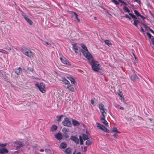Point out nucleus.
<instances>
[{
  "mask_svg": "<svg viewBox=\"0 0 154 154\" xmlns=\"http://www.w3.org/2000/svg\"><path fill=\"white\" fill-rule=\"evenodd\" d=\"M88 62L91 66V68L93 71L95 72H99L101 70V66L99 63L96 60H94L93 57L91 56V57L89 59H88Z\"/></svg>",
  "mask_w": 154,
  "mask_h": 154,
  "instance_id": "f257e3e1",
  "label": "nucleus"
},
{
  "mask_svg": "<svg viewBox=\"0 0 154 154\" xmlns=\"http://www.w3.org/2000/svg\"><path fill=\"white\" fill-rule=\"evenodd\" d=\"M119 109L121 110H123L124 109V108L123 107H119Z\"/></svg>",
  "mask_w": 154,
  "mask_h": 154,
  "instance_id": "680f3d73",
  "label": "nucleus"
},
{
  "mask_svg": "<svg viewBox=\"0 0 154 154\" xmlns=\"http://www.w3.org/2000/svg\"><path fill=\"white\" fill-rule=\"evenodd\" d=\"M67 88L69 89V90L72 92H73L74 91V89L72 87L71 85H68L67 87Z\"/></svg>",
  "mask_w": 154,
  "mask_h": 154,
  "instance_id": "a878e982",
  "label": "nucleus"
},
{
  "mask_svg": "<svg viewBox=\"0 0 154 154\" xmlns=\"http://www.w3.org/2000/svg\"><path fill=\"white\" fill-rule=\"evenodd\" d=\"M67 78L71 81V82L74 84L75 85H76L77 83L75 81L74 79L71 76L67 77Z\"/></svg>",
  "mask_w": 154,
  "mask_h": 154,
  "instance_id": "ddd939ff",
  "label": "nucleus"
},
{
  "mask_svg": "<svg viewBox=\"0 0 154 154\" xmlns=\"http://www.w3.org/2000/svg\"><path fill=\"white\" fill-rule=\"evenodd\" d=\"M73 14H74V15L75 16V17L76 18V19L77 20L78 22H80V19L78 18V15L77 14L74 12H73Z\"/></svg>",
  "mask_w": 154,
  "mask_h": 154,
  "instance_id": "7c9ffc66",
  "label": "nucleus"
},
{
  "mask_svg": "<svg viewBox=\"0 0 154 154\" xmlns=\"http://www.w3.org/2000/svg\"><path fill=\"white\" fill-rule=\"evenodd\" d=\"M118 1L120 3L123 4L124 5L126 6L127 5V4L126 2H125L122 0H118Z\"/></svg>",
  "mask_w": 154,
  "mask_h": 154,
  "instance_id": "58836bf2",
  "label": "nucleus"
},
{
  "mask_svg": "<svg viewBox=\"0 0 154 154\" xmlns=\"http://www.w3.org/2000/svg\"><path fill=\"white\" fill-rule=\"evenodd\" d=\"M63 125L67 127H71L72 126V124L71 121L69 118L66 117L62 122Z\"/></svg>",
  "mask_w": 154,
  "mask_h": 154,
  "instance_id": "7ed1b4c3",
  "label": "nucleus"
},
{
  "mask_svg": "<svg viewBox=\"0 0 154 154\" xmlns=\"http://www.w3.org/2000/svg\"><path fill=\"white\" fill-rule=\"evenodd\" d=\"M40 151L41 152H43L44 151V150L43 149H40Z\"/></svg>",
  "mask_w": 154,
  "mask_h": 154,
  "instance_id": "e2e57ef3",
  "label": "nucleus"
},
{
  "mask_svg": "<svg viewBox=\"0 0 154 154\" xmlns=\"http://www.w3.org/2000/svg\"><path fill=\"white\" fill-rule=\"evenodd\" d=\"M139 22V20H137V19L134 20V22L133 23V24L134 25L137 27V23Z\"/></svg>",
  "mask_w": 154,
  "mask_h": 154,
  "instance_id": "72a5a7b5",
  "label": "nucleus"
},
{
  "mask_svg": "<svg viewBox=\"0 0 154 154\" xmlns=\"http://www.w3.org/2000/svg\"><path fill=\"white\" fill-rule=\"evenodd\" d=\"M134 13L137 16L139 17L140 14H139V12L137 10H134Z\"/></svg>",
  "mask_w": 154,
  "mask_h": 154,
  "instance_id": "4c0bfd02",
  "label": "nucleus"
},
{
  "mask_svg": "<svg viewBox=\"0 0 154 154\" xmlns=\"http://www.w3.org/2000/svg\"><path fill=\"white\" fill-rule=\"evenodd\" d=\"M67 131V129L65 128H63L62 129V132L63 133H66Z\"/></svg>",
  "mask_w": 154,
  "mask_h": 154,
  "instance_id": "ea45409f",
  "label": "nucleus"
},
{
  "mask_svg": "<svg viewBox=\"0 0 154 154\" xmlns=\"http://www.w3.org/2000/svg\"><path fill=\"white\" fill-rule=\"evenodd\" d=\"M81 47L83 49H81V51L85 57L87 59H89L91 58L92 55L89 52L85 45L82 44V45Z\"/></svg>",
  "mask_w": 154,
  "mask_h": 154,
  "instance_id": "f03ea898",
  "label": "nucleus"
},
{
  "mask_svg": "<svg viewBox=\"0 0 154 154\" xmlns=\"http://www.w3.org/2000/svg\"><path fill=\"white\" fill-rule=\"evenodd\" d=\"M50 151V149H46L45 150V152H49Z\"/></svg>",
  "mask_w": 154,
  "mask_h": 154,
  "instance_id": "3c124183",
  "label": "nucleus"
},
{
  "mask_svg": "<svg viewBox=\"0 0 154 154\" xmlns=\"http://www.w3.org/2000/svg\"><path fill=\"white\" fill-rule=\"evenodd\" d=\"M63 116L62 115H60V116H57V121L58 122H60L61 121V118Z\"/></svg>",
  "mask_w": 154,
  "mask_h": 154,
  "instance_id": "393cba45",
  "label": "nucleus"
},
{
  "mask_svg": "<svg viewBox=\"0 0 154 154\" xmlns=\"http://www.w3.org/2000/svg\"><path fill=\"white\" fill-rule=\"evenodd\" d=\"M6 146V143H0V146L1 147H4Z\"/></svg>",
  "mask_w": 154,
  "mask_h": 154,
  "instance_id": "37998d69",
  "label": "nucleus"
},
{
  "mask_svg": "<svg viewBox=\"0 0 154 154\" xmlns=\"http://www.w3.org/2000/svg\"><path fill=\"white\" fill-rule=\"evenodd\" d=\"M72 48L76 53H78L80 51V48L76 44L73 45Z\"/></svg>",
  "mask_w": 154,
  "mask_h": 154,
  "instance_id": "6e6552de",
  "label": "nucleus"
},
{
  "mask_svg": "<svg viewBox=\"0 0 154 154\" xmlns=\"http://www.w3.org/2000/svg\"><path fill=\"white\" fill-rule=\"evenodd\" d=\"M112 131L113 132H116L120 133V132L118 131L117 128L116 127H114L112 129Z\"/></svg>",
  "mask_w": 154,
  "mask_h": 154,
  "instance_id": "cd10ccee",
  "label": "nucleus"
},
{
  "mask_svg": "<svg viewBox=\"0 0 154 154\" xmlns=\"http://www.w3.org/2000/svg\"><path fill=\"white\" fill-rule=\"evenodd\" d=\"M57 127L55 125H53L51 128V130L52 131H55L57 130Z\"/></svg>",
  "mask_w": 154,
  "mask_h": 154,
  "instance_id": "5701e85b",
  "label": "nucleus"
},
{
  "mask_svg": "<svg viewBox=\"0 0 154 154\" xmlns=\"http://www.w3.org/2000/svg\"><path fill=\"white\" fill-rule=\"evenodd\" d=\"M41 40L42 41V43L44 44H46L48 45H51V44L50 43H49V42H45V41L43 40L42 39H41Z\"/></svg>",
  "mask_w": 154,
  "mask_h": 154,
  "instance_id": "473e14b6",
  "label": "nucleus"
},
{
  "mask_svg": "<svg viewBox=\"0 0 154 154\" xmlns=\"http://www.w3.org/2000/svg\"><path fill=\"white\" fill-rule=\"evenodd\" d=\"M91 144V142L90 140H87L86 142V144L88 146H89Z\"/></svg>",
  "mask_w": 154,
  "mask_h": 154,
  "instance_id": "e433bc0d",
  "label": "nucleus"
},
{
  "mask_svg": "<svg viewBox=\"0 0 154 154\" xmlns=\"http://www.w3.org/2000/svg\"><path fill=\"white\" fill-rule=\"evenodd\" d=\"M87 151V147H84L83 149V151L84 152H85Z\"/></svg>",
  "mask_w": 154,
  "mask_h": 154,
  "instance_id": "603ef678",
  "label": "nucleus"
},
{
  "mask_svg": "<svg viewBox=\"0 0 154 154\" xmlns=\"http://www.w3.org/2000/svg\"><path fill=\"white\" fill-rule=\"evenodd\" d=\"M113 136L115 137V138H117V135L116 134H115L113 135Z\"/></svg>",
  "mask_w": 154,
  "mask_h": 154,
  "instance_id": "bf43d9fd",
  "label": "nucleus"
},
{
  "mask_svg": "<svg viewBox=\"0 0 154 154\" xmlns=\"http://www.w3.org/2000/svg\"><path fill=\"white\" fill-rule=\"evenodd\" d=\"M63 82L66 85H69L70 84L69 82L66 79H63Z\"/></svg>",
  "mask_w": 154,
  "mask_h": 154,
  "instance_id": "2f4dec72",
  "label": "nucleus"
},
{
  "mask_svg": "<svg viewBox=\"0 0 154 154\" xmlns=\"http://www.w3.org/2000/svg\"><path fill=\"white\" fill-rule=\"evenodd\" d=\"M149 31L154 35V31L151 29H149Z\"/></svg>",
  "mask_w": 154,
  "mask_h": 154,
  "instance_id": "4d7b16f0",
  "label": "nucleus"
},
{
  "mask_svg": "<svg viewBox=\"0 0 154 154\" xmlns=\"http://www.w3.org/2000/svg\"><path fill=\"white\" fill-rule=\"evenodd\" d=\"M76 154H81V153L80 152H77Z\"/></svg>",
  "mask_w": 154,
  "mask_h": 154,
  "instance_id": "338daca9",
  "label": "nucleus"
},
{
  "mask_svg": "<svg viewBox=\"0 0 154 154\" xmlns=\"http://www.w3.org/2000/svg\"><path fill=\"white\" fill-rule=\"evenodd\" d=\"M22 15L23 17L24 18V17H26V16L24 14L23 12H22Z\"/></svg>",
  "mask_w": 154,
  "mask_h": 154,
  "instance_id": "6e6d98bb",
  "label": "nucleus"
},
{
  "mask_svg": "<svg viewBox=\"0 0 154 154\" xmlns=\"http://www.w3.org/2000/svg\"><path fill=\"white\" fill-rule=\"evenodd\" d=\"M112 2L116 5H118L119 4V3L116 0H112Z\"/></svg>",
  "mask_w": 154,
  "mask_h": 154,
  "instance_id": "a19ab883",
  "label": "nucleus"
},
{
  "mask_svg": "<svg viewBox=\"0 0 154 154\" xmlns=\"http://www.w3.org/2000/svg\"><path fill=\"white\" fill-rule=\"evenodd\" d=\"M106 110V109H104L100 110V112L101 113L102 116L101 117H105L106 115V112L105 111Z\"/></svg>",
  "mask_w": 154,
  "mask_h": 154,
  "instance_id": "a211bd4d",
  "label": "nucleus"
},
{
  "mask_svg": "<svg viewBox=\"0 0 154 154\" xmlns=\"http://www.w3.org/2000/svg\"><path fill=\"white\" fill-rule=\"evenodd\" d=\"M16 143L17 145L16 147V149L17 150H18L20 148L23 146V143L20 141L17 142H16Z\"/></svg>",
  "mask_w": 154,
  "mask_h": 154,
  "instance_id": "1a4fd4ad",
  "label": "nucleus"
},
{
  "mask_svg": "<svg viewBox=\"0 0 154 154\" xmlns=\"http://www.w3.org/2000/svg\"><path fill=\"white\" fill-rule=\"evenodd\" d=\"M133 54V55H134V58H135V59L136 60L137 59V58H136V57L135 56V55L134 54Z\"/></svg>",
  "mask_w": 154,
  "mask_h": 154,
  "instance_id": "0e129e2a",
  "label": "nucleus"
},
{
  "mask_svg": "<svg viewBox=\"0 0 154 154\" xmlns=\"http://www.w3.org/2000/svg\"><path fill=\"white\" fill-rule=\"evenodd\" d=\"M103 105L102 103H100L99 104L98 107L100 109V110L105 109V108H103Z\"/></svg>",
  "mask_w": 154,
  "mask_h": 154,
  "instance_id": "c756f323",
  "label": "nucleus"
},
{
  "mask_svg": "<svg viewBox=\"0 0 154 154\" xmlns=\"http://www.w3.org/2000/svg\"><path fill=\"white\" fill-rule=\"evenodd\" d=\"M1 52L4 53L5 54H7L8 53V52L6 51L3 49H1Z\"/></svg>",
  "mask_w": 154,
  "mask_h": 154,
  "instance_id": "09e8293b",
  "label": "nucleus"
},
{
  "mask_svg": "<svg viewBox=\"0 0 154 154\" xmlns=\"http://www.w3.org/2000/svg\"><path fill=\"white\" fill-rule=\"evenodd\" d=\"M30 71H31L32 72V71H33V69L31 68V69H30Z\"/></svg>",
  "mask_w": 154,
  "mask_h": 154,
  "instance_id": "69168bd1",
  "label": "nucleus"
},
{
  "mask_svg": "<svg viewBox=\"0 0 154 154\" xmlns=\"http://www.w3.org/2000/svg\"><path fill=\"white\" fill-rule=\"evenodd\" d=\"M134 0L135 1V2H137V3H138L139 4H140V1L139 0Z\"/></svg>",
  "mask_w": 154,
  "mask_h": 154,
  "instance_id": "5fc2aeb1",
  "label": "nucleus"
},
{
  "mask_svg": "<svg viewBox=\"0 0 154 154\" xmlns=\"http://www.w3.org/2000/svg\"><path fill=\"white\" fill-rule=\"evenodd\" d=\"M151 41L153 45H154V38H152L151 39Z\"/></svg>",
  "mask_w": 154,
  "mask_h": 154,
  "instance_id": "864d4df0",
  "label": "nucleus"
},
{
  "mask_svg": "<svg viewBox=\"0 0 154 154\" xmlns=\"http://www.w3.org/2000/svg\"><path fill=\"white\" fill-rule=\"evenodd\" d=\"M67 147V144L66 143L63 142L61 143L60 147L61 149H65Z\"/></svg>",
  "mask_w": 154,
  "mask_h": 154,
  "instance_id": "dca6fc26",
  "label": "nucleus"
},
{
  "mask_svg": "<svg viewBox=\"0 0 154 154\" xmlns=\"http://www.w3.org/2000/svg\"><path fill=\"white\" fill-rule=\"evenodd\" d=\"M146 34H147V35L149 37V38H151V36H152L148 32H147L146 33Z\"/></svg>",
  "mask_w": 154,
  "mask_h": 154,
  "instance_id": "49530a36",
  "label": "nucleus"
},
{
  "mask_svg": "<svg viewBox=\"0 0 154 154\" xmlns=\"http://www.w3.org/2000/svg\"><path fill=\"white\" fill-rule=\"evenodd\" d=\"M70 139L77 144L79 143V140L77 137L72 135Z\"/></svg>",
  "mask_w": 154,
  "mask_h": 154,
  "instance_id": "0eeeda50",
  "label": "nucleus"
},
{
  "mask_svg": "<svg viewBox=\"0 0 154 154\" xmlns=\"http://www.w3.org/2000/svg\"><path fill=\"white\" fill-rule=\"evenodd\" d=\"M64 136L66 138H69V135L66 133H64Z\"/></svg>",
  "mask_w": 154,
  "mask_h": 154,
  "instance_id": "79ce46f5",
  "label": "nucleus"
},
{
  "mask_svg": "<svg viewBox=\"0 0 154 154\" xmlns=\"http://www.w3.org/2000/svg\"><path fill=\"white\" fill-rule=\"evenodd\" d=\"M72 124L74 126H78L79 125L80 123L76 120H72Z\"/></svg>",
  "mask_w": 154,
  "mask_h": 154,
  "instance_id": "f3484780",
  "label": "nucleus"
},
{
  "mask_svg": "<svg viewBox=\"0 0 154 154\" xmlns=\"http://www.w3.org/2000/svg\"><path fill=\"white\" fill-rule=\"evenodd\" d=\"M125 17L126 18L128 19L129 20H131V17L128 14H125Z\"/></svg>",
  "mask_w": 154,
  "mask_h": 154,
  "instance_id": "a18cd8bd",
  "label": "nucleus"
},
{
  "mask_svg": "<svg viewBox=\"0 0 154 154\" xmlns=\"http://www.w3.org/2000/svg\"><path fill=\"white\" fill-rule=\"evenodd\" d=\"M29 50L27 48L25 47H23L21 48V51L24 54L26 52H27Z\"/></svg>",
  "mask_w": 154,
  "mask_h": 154,
  "instance_id": "412c9836",
  "label": "nucleus"
},
{
  "mask_svg": "<svg viewBox=\"0 0 154 154\" xmlns=\"http://www.w3.org/2000/svg\"><path fill=\"white\" fill-rule=\"evenodd\" d=\"M91 103L92 104H94V101L92 99H91Z\"/></svg>",
  "mask_w": 154,
  "mask_h": 154,
  "instance_id": "13d9d810",
  "label": "nucleus"
},
{
  "mask_svg": "<svg viewBox=\"0 0 154 154\" xmlns=\"http://www.w3.org/2000/svg\"><path fill=\"white\" fill-rule=\"evenodd\" d=\"M140 16H139V17H140L142 19H144V17L143 16L141 15V14H140Z\"/></svg>",
  "mask_w": 154,
  "mask_h": 154,
  "instance_id": "052dcab7",
  "label": "nucleus"
},
{
  "mask_svg": "<svg viewBox=\"0 0 154 154\" xmlns=\"http://www.w3.org/2000/svg\"><path fill=\"white\" fill-rule=\"evenodd\" d=\"M24 54L31 58H33L32 52L29 50L27 52H26Z\"/></svg>",
  "mask_w": 154,
  "mask_h": 154,
  "instance_id": "9d476101",
  "label": "nucleus"
},
{
  "mask_svg": "<svg viewBox=\"0 0 154 154\" xmlns=\"http://www.w3.org/2000/svg\"><path fill=\"white\" fill-rule=\"evenodd\" d=\"M8 152V150L5 148H0V154H7Z\"/></svg>",
  "mask_w": 154,
  "mask_h": 154,
  "instance_id": "f8f14e48",
  "label": "nucleus"
},
{
  "mask_svg": "<svg viewBox=\"0 0 154 154\" xmlns=\"http://www.w3.org/2000/svg\"><path fill=\"white\" fill-rule=\"evenodd\" d=\"M20 69L21 68L20 67L18 68H17L15 69V73L18 75H19L20 72Z\"/></svg>",
  "mask_w": 154,
  "mask_h": 154,
  "instance_id": "4be33fe9",
  "label": "nucleus"
},
{
  "mask_svg": "<svg viewBox=\"0 0 154 154\" xmlns=\"http://www.w3.org/2000/svg\"><path fill=\"white\" fill-rule=\"evenodd\" d=\"M129 14L130 16H131V17L132 18H134V20H135V19H137V18L134 15L132 14L131 13H129Z\"/></svg>",
  "mask_w": 154,
  "mask_h": 154,
  "instance_id": "f704fd0d",
  "label": "nucleus"
},
{
  "mask_svg": "<svg viewBox=\"0 0 154 154\" xmlns=\"http://www.w3.org/2000/svg\"><path fill=\"white\" fill-rule=\"evenodd\" d=\"M118 95L121 97H122L123 95V94L122 92L119 91V92L118 93Z\"/></svg>",
  "mask_w": 154,
  "mask_h": 154,
  "instance_id": "de8ad7c7",
  "label": "nucleus"
},
{
  "mask_svg": "<svg viewBox=\"0 0 154 154\" xmlns=\"http://www.w3.org/2000/svg\"><path fill=\"white\" fill-rule=\"evenodd\" d=\"M71 149L69 148H66L65 150V153L66 154H71Z\"/></svg>",
  "mask_w": 154,
  "mask_h": 154,
  "instance_id": "6ab92c4d",
  "label": "nucleus"
},
{
  "mask_svg": "<svg viewBox=\"0 0 154 154\" xmlns=\"http://www.w3.org/2000/svg\"><path fill=\"white\" fill-rule=\"evenodd\" d=\"M5 48L8 50H11V48L9 47H6Z\"/></svg>",
  "mask_w": 154,
  "mask_h": 154,
  "instance_id": "8fccbe9b",
  "label": "nucleus"
},
{
  "mask_svg": "<svg viewBox=\"0 0 154 154\" xmlns=\"http://www.w3.org/2000/svg\"><path fill=\"white\" fill-rule=\"evenodd\" d=\"M105 43L109 46H110L112 44L109 40H106L105 41Z\"/></svg>",
  "mask_w": 154,
  "mask_h": 154,
  "instance_id": "c85d7f7f",
  "label": "nucleus"
},
{
  "mask_svg": "<svg viewBox=\"0 0 154 154\" xmlns=\"http://www.w3.org/2000/svg\"><path fill=\"white\" fill-rule=\"evenodd\" d=\"M24 19L30 25H32V24L33 23L32 21L29 18L26 17H24Z\"/></svg>",
  "mask_w": 154,
  "mask_h": 154,
  "instance_id": "aec40b11",
  "label": "nucleus"
},
{
  "mask_svg": "<svg viewBox=\"0 0 154 154\" xmlns=\"http://www.w3.org/2000/svg\"><path fill=\"white\" fill-rule=\"evenodd\" d=\"M123 10L125 12H128L129 14L130 13V10L125 5V6H123Z\"/></svg>",
  "mask_w": 154,
  "mask_h": 154,
  "instance_id": "b1692460",
  "label": "nucleus"
},
{
  "mask_svg": "<svg viewBox=\"0 0 154 154\" xmlns=\"http://www.w3.org/2000/svg\"><path fill=\"white\" fill-rule=\"evenodd\" d=\"M82 137L84 140H87L88 139V136L85 134H82Z\"/></svg>",
  "mask_w": 154,
  "mask_h": 154,
  "instance_id": "bb28decb",
  "label": "nucleus"
},
{
  "mask_svg": "<svg viewBox=\"0 0 154 154\" xmlns=\"http://www.w3.org/2000/svg\"><path fill=\"white\" fill-rule=\"evenodd\" d=\"M97 127L99 129H100L106 132L109 133V131L103 125H102L101 124L99 123H96Z\"/></svg>",
  "mask_w": 154,
  "mask_h": 154,
  "instance_id": "39448f33",
  "label": "nucleus"
},
{
  "mask_svg": "<svg viewBox=\"0 0 154 154\" xmlns=\"http://www.w3.org/2000/svg\"><path fill=\"white\" fill-rule=\"evenodd\" d=\"M55 137L57 140H60L62 139V135L60 133H57L55 135Z\"/></svg>",
  "mask_w": 154,
  "mask_h": 154,
  "instance_id": "4468645a",
  "label": "nucleus"
},
{
  "mask_svg": "<svg viewBox=\"0 0 154 154\" xmlns=\"http://www.w3.org/2000/svg\"><path fill=\"white\" fill-rule=\"evenodd\" d=\"M35 86L38 87L42 92L44 93L46 92V91L45 90V85L44 83L41 82L39 84L37 83L35 84Z\"/></svg>",
  "mask_w": 154,
  "mask_h": 154,
  "instance_id": "20e7f679",
  "label": "nucleus"
},
{
  "mask_svg": "<svg viewBox=\"0 0 154 154\" xmlns=\"http://www.w3.org/2000/svg\"><path fill=\"white\" fill-rule=\"evenodd\" d=\"M131 79L133 81L137 80L138 78L136 74L132 75L131 77Z\"/></svg>",
  "mask_w": 154,
  "mask_h": 154,
  "instance_id": "2eb2a0df",
  "label": "nucleus"
},
{
  "mask_svg": "<svg viewBox=\"0 0 154 154\" xmlns=\"http://www.w3.org/2000/svg\"><path fill=\"white\" fill-rule=\"evenodd\" d=\"M105 117H100V120L101 122L106 126H108V123L105 119Z\"/></svg>",
  "mask_w": 154,
  "mask_h": 154,
  "instance_id": "9b49d317",
  "label": "nucleus"
},
{
  "mask_svg": "<svg viewBox=\"0 0 154 154\" xmlns=\"http://www.w3.org/2000/svg\"><path fill=\"white\" fill-rule=\"evenodd\" d=\"M79 141H80V144L81 145H82L83 144V141L82 139V138L81 136H79Z\"/></svg>",
  "mask_w": 154,
  "mask_h": 154,
  "instance_id": "c9c22d12",
  "label": "nucleus"
},
{
  "mask_svg": "<svg viewBox=\"0 0 154 154\" xmlns=\"http://www.w3.org/2000/svg\"><path fill=\"white\" fill-rule=\"evenodd\" d=\"M114 106L116 108H118L120 107V105L119 104H114Z\"/></svg>",
  "mask_w": 154,
  "mask_h": 154,
  "instance_id": "c03bdc74",
  "label": "nucleus"
},
{
  "mask_svg": "<svg viewBox=\"0 0 154 154\" xmlns=\"http://www.w3.org/2000/svg\"><path fill=\"white\" fill-rule=\"evenodd\" d=\"M141 30L143 32L144 31L143 29L142 28H141Z\"/></svg>",
  "mask_w": 154,
  "mask_h": 154,
  "instance_id": "774afa93",
  "label": "nucleus"
},
{
  "mask_svg": "<svg viewBox=\"0 0 154 154\" xmlns=\"http://www.w3.org/2000/svg\"><path fill=\"white\" fill-rule=\"evenodd\" d=\"M60 59L61 62L64 64H66L67 65H70L71 64L70 62L66 58L64 57H61Z\"/></svg>",
  "mask_w": 154,
  "mask_h": 154,
  "instance_id": "423d86ee",
  "label": "nucleus"
}]
</instances>
